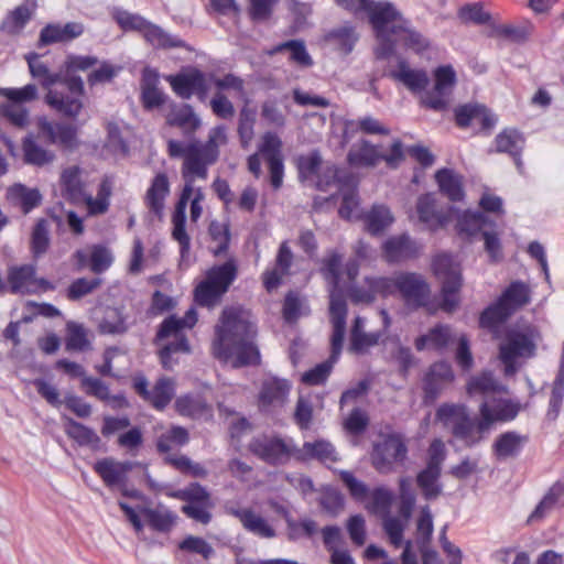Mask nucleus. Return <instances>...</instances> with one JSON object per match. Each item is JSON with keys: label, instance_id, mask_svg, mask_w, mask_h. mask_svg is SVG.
Masks as SVG:
<instances>
[{"label": "nucleus", "instance_id": "1", "mask_svg": "<svg viewBox=\"0 0 564 564\" xmlns=\"http://www.w3.org/2000/svg\"><path fill=\"white\" fill-rule=\"evenodd\" d=\"M254 336L249 313L240 307H227L215 328L213 355L219 360H231L234 367L258 364L260 354L253 343Z\"/></svg>", "mask_w": 564, "mask_h": 564}, {"label": "nucleus", "instance_id": "2", "mask_svg": "<svg viewBox=\"0 0 564 564\" xmlns=\"http://www.w3.org/2000/svg\"><path fill=\"white\" fill-rule=\"evenodd\" d=\"M224 126H217L209 131L208 140L202 143L197 140L183 142L171 139L167 141V154L172 159L186 160V169L198 174L200 180L208 177V166L217 162L219 147L227 143Z\"/></svg>", "mask_w": 564, "mask_h": 564}, {"label": "nucleus", "instance_id": "3", "mask_svg": "<svg viewBox=\"0 0 564 564\" xmlns=\"http://www.w3.org/2000/svg\"><path fill=\"white\" fill-rule=\"evenodd\" d=\"M97 64L98 58L96 56L67 55L63 64L65 73L63 85H65L69 94L65 95L61 91L48 89L45 97L47 105L64 116L76 117L83 108L80 98L85 93L84 82L79 76H76V73L86 72Z\"/></svg>", "mask_w": 564, "mask_h": 564}, {"label": "nucleus", "instance_id": "4", "mask_svg": "<svg viewBox=\"0 0 564 564\" xmlns=\"http://www.w3.org/2000/svg\"><path fill=\"white\" fill-rule=\"evenodd\" d=\"M539 337L532 325H516L505 329L499 343V360L505 367V375L512 376L518 370V360L531 358L535 352Z\"/></svg>", "mask_w": 564, "mask_h": 564}, {"label": "nucleus", "instance_id": "5", "mask_svg": "<svg viewBox=\"0 0 564 564\" xmlns=\"http://www.w3.org/2000/svg\"><path fill=\"white\" fill-rule=\"evenodd\" d=\"M329 315L333 325V334L330 337L332 355L329 360L316 365L302 375V382L308 386L322 384L327 380L332 372L333 365L341 351L346 333L347 305L339 295H332Z\"/></svg>", "mask_w": 564, "mask_h": 564}, {"label": "nucleus", "instance_id": "6", "mask_svg": "<svg viewBox=\"0 0 564 564\" xmlns=\"http://www.w3.org/2000/svg\"><path fill=\"white\" fill-rule=\"evenodd\" d=\"M197 322V314L194 308L186 312L183 318L170 316L165 318L158 332L156 340H169L160 350L162 366L165 369H172L177 362L174 358L177 354H188L191 348L184 328H192Z\"/></svg>", "mask_w": 564, "mask_h": 564}, {"label": "nucleus", "instance_id": "7", "mask_svg": "<svg viewBox=\"0 0 564 564\" xmlns=\"http://www.w3.org/2000/svg\"><path fill=\"white\" fill-rule=\"evenodd\" d=\"M369 7L367 11L368 19L378 40L375 54L377 58L384 59L393 54L391 37L394 35L397 26H401L405 19L389 1L376 2L372 0Z\"/></svg>", "mask_w": 564, "mask_h": 564}, {"label": "nucleus", "instance_id": "8", "mask_svg": "<svg viewBox=\"0 0 564 564\" xmlns=\"http://www.w3.org/2000/svg\"><path fill=\"white\" fill-rule=\"evenodd\" d=\"M436 419L466 446L478 444L487 433V430L482 427V420L473 419L464 404L443 403L436 411Z\"/></svg>", "mask_w": 564, "mask_h": 564}, {"label": "nucleus", "instance_id": "9", "mask_svg": "<svg viewBox=\"0 0 564 564\" xmlns=\"http://www.w3.org/2000/svg\"><path fill=\"white\" fill-rule=\"evenodd\" d=\"M238 273L237 261L229 258L225 263L214 265L206 272V278L195 289V301L212 307L228 291Z\"/></svg>", "mask_w": 564, "mask_h": 564}, {"label": "nucleus", "instance_id": "10", "mask_svg": "<svg viewBox=\"0 0 564 564\" xmlns=\"http://www.w3.org/2000/svg\"><path fill=\"white\" fill-rule=\"evenodd\" d=\"M261 158L268 165L272 187L274 189L280 188L283 183L284 164L282 141L278 134L273 132L264 133L258 152L248 158V170L256 178L261 176Z\"/></svg>", "mask_w": 564, "mask_h": 564}, {"label": "nucleus", "instance_id": "11", "mask_svg": "<svg viewBox=\"0 0 564 564\" xmlns=\"http://www.w3.org/2000/svg\"><path fill=\"white\" fill-rule=\"evenodd\" d=\"M248 448L259 459L272 466L286 465L292 459L297 460V446L291 437L261 435L254 437Z\"/></svg>", "mask_w": 564, "mask_h": 564}, {"label": "nucleus", "instance_id": "12", "mask_svg": "<svg viewBox=\"0 0 564 564\" xmlns=\"http://www.w3.org/2000/svg\"><path fill=\"white\" fill-rule=\"evenodd\" d=\"M435 275L442 282V308L452 312L458 304V291L462 286L459 264L447 253L437 254L433 260Z\"/></svg>", "mask_w": 564, "mask_h": 564}, {"label": "nucleus", "instance_id": "13", "mask_svg": "<svg viewBox=\"0 0 564 564\" xmlns=\"http://www.w3.org/2000/svg\"><path fill=\"white\" fill-rule=\"evenodd\" d=\"M408 457V446L403 435L394 433L386 436L373 446L371 463L380 474H391L398 466L404 464Z\"/></svg>", "mask_w": 564, "mask_h": 564}, {"label": "nucleus", "instance_id": "14", "mask_svg": "<svg viewBox=\"0 0 564 564\" xmlns=\"http://www.w3.org/2000/svg\"><path fill=\"white\" fill-rule=\"evenodd\" d=\"M456 83V74L451 65L434 70V86L423 94L421 102L425 108L443 111L449 105V98Z\"/></svg>", "mask_w": 564, "mask_h": 564}, {"label": "nucleus", "instance_id": "15", "mask_svg": "<svg viewBox=\"0 0 564 564\" xmlns=\"http://www.w3.org/2000/svg\"><path fill=\"white\" fill-rule=\"evenodd\" d=\"M7 286L12 294H33L40 291L54 290V285L36 276L33 264L12 265L7 272Z\"/></svg>", "mask_w": 564, "mask_h": 564}, {"label": "nucleus", "instance_id": "16", "mask_svg": "<svg viewBox=\"0 0 564 564\" xmlns=\"http://www.w3.org/2000/svg\"><path fill=\"white\" fill-rule=\"evenodd\" d=\"M133 466L134 464L131 462H119L112 457H106L95 463L94 470L108 488H119L122 495L137 497L135 490L128 491L126 488L128 473L132 470Z\"/></svg>", "mask_w": 564, "mask_h": 564}, {"label": "nucleus", "instance_id": "17", "mask_svg": "<svg viewBox=\"0 0 564 564\" xmlns=\"http://www.w3.org/2000/svg\"><path fill=\"white\" fill-rule=\"evenodd\" d=\"M398 293L404 304L413 310L426 306L431 296V290L425 279L413 272L399 273Z\"/></svg>", "mask_w": 564, "mask_h": 564}, {"label": "nucleus", "instance_id": "18", "mask_svg": "<svg viewBox=\"0 0 564 564\" xmlns=\"http://www.w3.org/2000/svg\"><path fill=\"white\" fill-rule=\"evenodd\" d=\"M454 380L455 375L448 362L437 361L432 364L427 368L422 382L424 403H433Z\"/></svg>", "mask_w": 564, "mask_h": 564}, {"label": "nucleus", "instance_id": "19", "mask_svg": "<svg viewBox=\"0 0 564 564\" xmlns=\"http://www.w3.org/2000/svg\"><path fill=\"white\" fill-rule=\"evenodd\" d=\"M175 386V381L167 377L158 379L151 390L148 389V381L143 377L135 378L133 382L135 392L159 411L164 410L172 401Z\"/></svg>", "mask_w": 564, "mask_h": 564}, {"label": "nucleus", "instance_id": "20", "mask_svg": "<svg viewBox=\"0 0 564 564\" xmlns=\"http://www.w3.org/2000/svg\"><path fill=\"white\" fill-rule=\"evenodd\" d=\"M166 80L174 93L183 99H189L195 94L203 100L208 91L206 76L197 68L170 75L166 77Z\"/></svg>", "mask_w": 564, "mask_h": 564}, {"label": "nucleus", "instance_id": "21", "mask_svg": "<svg viewBox=\"0 0 564 564\" xmlns=\"http://www.w3.org/2000/svg\"><path fill=\"white\" fill-rule=\"evenodd\" d=\"M519 413V406L510 400L496 395L486 399L479 406V414L482 420V427L490 430L496 422H508Z\"/></svg>", "mask_w": 564, "mask_h": 564}, {"label": "nucleus", "instance_id": "22", "mask_svg": "<svg viewBox=\"0 0 564 564\" xmlns=\"http://www.w3.org/2000/svg\"><path fill=\"white\" fill-rule=\"evenodd\" d=\"M291 387L290 381L286 379L278 377L263 379L258 398L260 410L270 412L273 409L283 406L288 401Z\"/></svg>", "mask_w": 564, "mask_h": 564}, {"label": "nucleus", "instance_id": "23", "mask_svg": "<svg viewBox=\"0 0 564 564\" xmlns=\"http://www.w3.org/2000/svg\"><path fill=\"white\" fill-rule=\"evenodd\" d=\"M84 31L85 26L80 22L50 23L41 30L37 46L72 42L82 36Z\"/></svg>", "mask_w": 564, "mask_h": 564}, {"label": "nucleus", "instance_id": "24", "mask_svg": "<svg viewBox=\"0 0 564 564\" xmlns=\"http://www.w3.org/2000/svg\"><path fill=\"white\" fill-rule=\"evenodd\" d=\"M165 120L170 127L180 128L186 137L194 134L202 124L199 117L188 104H171Z\"/></svg>", "mask_w": 564, "mask_h": 564}, {"label": "nucleus", "instance_id": "25", "mask_svg": "<svg viewBox=\"0 0 564 564\" xmlns=\"http://www.w3.org/2000/svg\"><path fill=\"white\" fill-rule=\"evenodd\" d=\"M417 253L419 246L406 234L390 237L383 243V257L390 263L414 258Z\"/></svg>", "mask_w": 564, "mask_h": 564}, {"label": "nucleus", "instance_id": "26", "mask_svg": "<svg viewBox=\"0 0 564 564\" xmlns=\"http://www.w3.org/2000/svg\"><path fill=\"white\" fill-rule=\"evenodd\" d=\"M393 43V52L400 45L406 51H412L415 54H422L430 48V41L421 32L412 28L409 21H404L401 26H397L394 35L391 37Z\"/></svg>", "mask_w": 564, "mask_h": 564}, {"label": "nucleus", "instance_id": "27", "mask_svg": "<svg viewBox=\"0 0 564 564\" xmlns=\"http://www.w3.org/2000/svg\"><path fill=\"white\" fill-rule=\"evenodd\" d=\"M170 195V181L164 172H159L151 181L144 195V204L150 213L161 217L164 209V202Z\"/></svg>", "mask_w": 564, "mask_h": 564}, {"label": "nucleus", "instance_id": "28", "mask_svg": "<svg viewBox=\"0 0 564 564\" xmlns=\"http://www.w3.org/2000/svg\"><path fill=\"white\" fill-rule=\"evenodd\" d=\"M389 76L402 83L412 93H419L429 85V76L424 69L411 68L409 63L401 58L395 69L389 73Z\"/></svg>", "mask_w": 564, "mask_h": 564}, {"label": "nucleus", "instance_id": "29", "mask_svg": "<svg viewBox=\"0 0 564 564\" xmlns=\"http://www.w3.org/2000/svg\"><path fill=\"white\" fill-rule=\"evenodd\" d=\"M40 134L51 143L72 147L75 142L77 128L70 123H53L46 118L37 120Z\"/></svg>", "mask_w": 564, "mask_h": 564}, {"label": "nucleus", "instance_id": "30", "mask_svg": "<svg viewBox=\"0 0 564 564\" xmlns=\"http://www.w3.org/2000/svg\"><path fill=\"white\" fill-rule=\"evenodd\" d=\"M36 9L34 1L25 0L23 3L9 11L1 22V31L8 35H19L31 21Z\"/></svg>", "mask_w": 564, "mask_h": 564}, {"label": "nucleus", "instance_id": "31", "mask_svg": "<svg viewBox=\"0 0 564 564\" xmlns=\"http://www.w3.org/2000/svg\"><path fill=\"white\" fill-rule=\"evenodd\" d=\"M228 513L239 519L247 531L260 538L270 539L275 535L274 529L268 523V521L260 514L256 513L252 509L228 508Z\"/></svg>", "mask_w": 564, "mask_h": 564}, {"label": "nucleus", "instance_id": "32", "mask_svg": "<svg viewBox=\"0 0 564 564\" xmlns=\"http://www.w3.org/2000/svg\"><path fill=\"white\" fill-rule=\"evenodd\" d=\"M455 120L459 128L479 123L484 129H490L495 124V119L484 106L471 104L457 107L455 109Z\"/></svg>", "mask_w": 564, "mask_h": 564}, {"label": "nucleus", "instance_id": "33", "mask_svg": "<svg viewBox=\"0 0 564 564\" xmlns=\"http://www.w3.org/2000/svg\"><path fill=\"white\" fill-rule=\"evenodd\" d=\"M82 389L87 395L106 402L113 410L128 406V401L122 394L111 395L108 386L98 378L84 377L82 379Z\"/></svg>", "mask_w": 564, "mask_h": 564}, {"label": "nucleus", "instance_id": "34", "mask_svg": "<svg viewBox=\"0 0 564 564\" xmlns=\"http://www.w3.org/2000/svg\"><path fill=\"white\" fill-rule=\"evenodd\" d=\"M496 151L508 153L514 161L518 170L522 172V161L520 159L524 139L520 132L514 129L501 131L495 139Z\"/></svg>", "mask_w": 564, "mask_h": 564}, {"label": "nucleus", "instance_id": "35", "mask_svg": "<svg viewBox=\"0 0 564 564\" xmlns=\"http://www.w3.org/2000/svg\"><path fill=\"white\" fill-rule=\"evenodd\" d=\"M297 462L317 459L322 463H334L337 460L335 447L324 440L305 442L302 447H297Z\"/></svg>", "mask_w": 564, "mask_h": 564}, {"label": "nucleus", "instance_id": "36", "mask_svg": "<svg viewBox=\"0 0 564 564\" xmlns=\"http://www.w3.org/2000/svg\"><path fill=\"white\" fill-rule=\"evenodd\" d=\"M416 213L420 221L433 230L443 227L447 221L446 215L436 209V200L432 194L419 197Z\"/></svg>", "mask_w": 564, "mask_h": 564}, {"label": "nucleus", "instance_id": "37", "mask_svg": "<svg viewBox=\"0 0 564 564\" xmlns=\"http://www.w3.org/2000/svg\"><path fill=\"white\" fill-rule=\"evenodd\" d=\"M159 75L151 68L142 74L141 98L145 109L160 107L165 102V95L158 88Z\"/></svg>", "mask_w": 564, "mask_h": 564}, {"label": "nucleus", "instance_id": "38", "mask_svg": "<svg viewBox=\"0 0 564 564\" xmlns=\"http://www.w3.org/2000/svg\"><path fill=\"white\" fill-rule=\"evenodd\" d=\"M359 36L354 26L344 24L327 32L324 41L340 54L347 55L357 43Z\"/></svg>", "mask_w": 564, "mask_h": 564}, {"label": "nucleus", "instance_id": "39", "mask_svg": "<svg viewBox=\"0 0 564 564\" xmlns=\"http://www.w3.org/2000/svg\"><path fill=\"white\" fill-rule=\"evenodd\" d=\"M502 389L501 384L495 379L490 371H482L471 376L466 384V392L469 397L481 395L484 399H490Z\"/></svg>", "mask_w": 564, "mask_h": 564}, {"label": "nucleus", "instance_id": "40", "mask_svg": "<svg viewBox=\"0 0 564 564\" xmlns=\"http://www.w3.org/2000/svg\"><path fill=\"white\" fill-rule=\"evenodd\" d=\"M453 340L454 335L448 326L436 325L431 328L427 334L419 336L414 341V346L419 351H422L425 348L441 350L446 348Z\"/></svg>", "mask_w": 564, "mask_h": 564}, {"label": "nucleus", "instance_id": "41", "mask_svg": "<svg viewBox=\"0 0 564 564\" xmlns=\"http://www.w3.org/2000/svg\"><path fill=\"white\" fill-rule=\"evenodd\" d=\"M364 326L365 319L357 316L350 330L349 348L354 352H365L370 347L376 346L383 336L381 332L367 333L364 330Z\"/></svg>", "mask_w": 564, "mask_h": 564}, {"label": "nucleus", "instance_id": "42", "mask_svg": "<svg viewBox=\"0 0 564 564\" xmlns=\"http://www.w3.org/2000/svg\"><path fill=\"white\" fill-rule=\"evenodd\" d=\"M61 186L64 196L70 202L78 203L85 197V184L78 166H69L62 172Z\"/></svg>", "mask_w": 564, "mask_h": 564}, {"label": "nucleus", "instance_id": "43", "mask_svg": "<svg viewBox=\"0 0 564 564\" xmlns=\"http://www.w3.org/2000/svg\"><path fill=\"white\" fill-rule=\"evenodd\" d=\"M8 199L12 205L19 206L24 214H28L40 205L42 196L36 188L14 184L8 189Z\"/></svg>", "mask_w": 564, "mask_h": 564}, {"label": "nucleus", "instance_id": "44", "mask_svg": "<svg viewBox=\"0 0 564 564\" xmlns=\"http://www.w3.org/2000/svg\"><path fill=\"white\" fill-rule=\"evenodd\" d=\"M65 432L80 446H88L94 451L100 448L101 440L97 433L74 419H66Z\"/></svg>", "mask_w": 564, "mask_h": 564}, {"label": "nucleus", "instance_id": "45", "mask_svg": "<svg viewBox=\"0 0 564 564\" xmlns=\"http://www.w3.org/2000/svg\"><path fill=\"white\" fill-rule=\"evenodd\" d=\"M528 438L516 432H506L497 437L492 448L499 459H506L518 455Z\"/></svg>", "mask_w": 564, "mask_h": 564}, {"label": "nucleus", "instance_id": "46", "mask_svg": "<svg viewBox=\"0 0 564 564\" xmlns=\"http://www.w3.org/2000/svg\"><path fill=\"white\" fill-rule=\"evenodd\" d=\"M393 220L394 218L387 206L373 205L365 215L366 230L373 236L380 235L391 226Z\"/></svg>", "mask_w": 564, "mask_h": 564}, {"label": "nucleus", "instance_id": "47", "mask_svg": "<svg viewBox=\"0 0 564 564\" xmlns=\"http://www.w3.org/2000/svg\"><path fill=\"white\" fill-rule=\"evenodd\" d=\"M381 158L378 149L368 141L352 145L348 152V162L355 166H373Z\"/></svg>", "mask_w": 564, "mask_h": 564}, {"label": "nucleus", "instance_id": "48", "mask_svg": "<svg viewBox=\"0 0 564 564\" xmlns=\"http://www.w3.org/2000/svg\"><path fill=\"white\" fill-rule=\"evenodd\" d=\"M441 192L453 202L464 197L462 177L452 170H440L435 175Z\"/></svg>", "mask_w": 564, "mask_h": 564}, {"label": "nucleus", "instance_id": "49", "mask_svg": "<svg viewBox=\"0 0 564 564\" xmlns=\"http://www.w3.org/2000/svg\"><path fill=\"white\" fill-rule=\"evenodd\" d=\"M29 65L30 74L33 78L39 79L44 88H51L54 84H63L61 74L51 73L47 65L44 64L40 56L35 53H30L25 56Z\"/></svg>", "mask_w": 564, "mask_h": 564}, {"label": "nucleus", "instance_id": "50", "mask_svg": "<svg viewBox=\"0 0 564 564\" xmlns=\"http://www.w3.org/2000/svg\"><path fill=\"white\" fill-rule=\"evenodd\" d=\"M142 32L144 39L154 47L172 48L185 46L183 40L166 33L160 26L152 24L150 22H147V26H144Z\"/></svg>", "mask_w": 564, "mask_h": 564}, {"label": "nucleus", "instance_id": "51", "mask_svg": "<svg viewBox=\"0 0 564 564\" xmlns=\"http://www.w3.org/2000/svg\"><path fill=\"white\" fill-rule=\"evenodd\" d=\"M99 333L109 335H122L128 332L127 316L118 308L109 307L105 311L98 324Z\"/></svg>", "mask_w": 564, "mask_h": 564}, {"label": "nucleus", "instance_id": "52", "mask_svg": "<svg viewBox=\"0 0 564 564\" xmlns=\"http://www.w3.org/2000/svg\"><path fill=\"white\" fill-rule=\"evenodd\" d=\"M562 497H564V482L556 481L535 507L534 511L529 517V522L543 519L552 509L555 508Z\"/></svg>", "mask_w": 564, "mask_h": 564}, {"label": "nucleus", "instance_id": "53", "mask_svg": "<svg viewBox=\"0 0 564 564\" xmlns=\"http://www.w3.org/2000/svg\"><path fill=\"white\" fill-rule=\"evenodd\" d=\"M366 509L375 514L386 517L390 512L393 492L386 487H378L368 494Z\"/></svg>", "mask_w": 564, "mask_h": 564}, {"label": "nucleus", "instance_id": "54", "mask_svg": "<svg viewBox=\"0 0 564 564\" xmlns=\"http://www.w3.org/2000/svg\"><path fill=\"white\" fill-rule=\"evenodd\" d=\"M188 441V431L183 426L173 425L158 437L156 448L160 453H169L176 446L187 444Z\"/></svg>", "mask_w": 564, "mask_h": 564}, {"label": "nucleus", "instance_id": "55", "mask_svg": "<svg viewBox=\"0 0 564 564\" xmlns=\"http://www.w3.org/2000/svg\"><path fill=\"white\" fill-rule=\"evenodd\" d=\"M529 289L522 282H513L499 297V301L509 308L512 314L517 308L525 305L529 302Z\"/></svg>", "mask_w": 564, "mask_h": 564}, {"label": "nucleus", "instance_id": "56", "mask_svg": "<svg viewBox=\"0 0 564 564\" xmlns=\"http://www.w3.org/2000/svg\"><path fill=\"white\" fill-rule=\"evenodd\" d=\"M487 227H492L488 217L480 212H465L457 221V230L459 234L467 236L475 235L478 231L486 230Z\"/></svg>", "mask_w": 564, "mask_h": 564}, {"label": "nucleus", "instance_id": "57", "mask_svg": "<svg viewBox=\"0 0 564 564\" xmlns=\"http://www.w3.org/2000/svg\"><path fill=\"white\" fill-rule=\"evenodd\" d=\"M24 162L31 165L43 166L54 161L55 155L35 142L32 138L23 141Z\"/></svg>", "mask_w": 564, "mask_h": 564}, {"label": "nucleus", "instance_id": "58", "mask_svg": "<svg viewBox=\"0 0 564 564\" xmlns=\"http://www.w3.org/2000/svg\"><path fill=\"white\" fill-rule=\"evenodd\" d=\"M390 360L398 366V372L402 378H406L411 368L416 364V359L410 347L404 346L400 340H395L389 352Z\"/></svg>", "mask_w": 564, "mask_h": 564}, {"label": "nucleus", "instance_id": "59", "mask_svg": "<svg viewBox=\"0 0 564 564\" xmlns=\"http://www.w3.org/2000/svg\"><path fill=\"white\" fill-rule=\"evenodd\" d=\"M0 115L12 126L23 129L30 122V112L26 106L6 99L0 105Z\"/></svg>", "mask_w": 564, "mask_h": 564}, {"label": "nucleus", "instance_id": "60", "mask_svg": "<svg viewBox=\"0 0 564 564\" xmlns=\"http://www.w3.org/2000/svg\"><path fill=\"white\" fill-rule=\"evenodd\" d=\"M143 516L145 517L149 525L160 532L170 531L176 520V514L163 507H159L156 509H144Z\"/></svg>", "mask_w": 564, "mask_h": 564}, {"label": "nucleus", "instance_id": "61", "mask_svg": "<svg viewBox=\"0 0 564 564\" xmlns=\"http://www.w3.org/2000/svg\"><path fill=\"white\" fill-rule=\"evenodd\" d=\"M282 51L290 52V59L300 66L308 67L313 65V59L306 51L303 41L291 40L279 44L272 50V53H279Z\"/></svg>", "mask_w": 564, "mask_h": 564}, {"label": "nucleus", "instance_id": "62", "mask_svg": "<svg viewBox=\"0 0 564 564\" xmlns=\"http://www.w3.org/2000/svg\"><path fill=\"white\" fill-rule=\"evenodd\" d=\"M174 406L180 415L188 417L202 416L207 410V404L200 397L189 394L178 397Z\"/></svg>", "mask_w": 564, "mask_h": 564}, {"label": "nucleus", "instance_id": "63", "mask_svg": "<svg viewBox=\"0 0 564 564\" xmlns=\"http://www.w3.org/2000/svg\"><path fill=\"white\" fill-rule=\"evenodd\" d=\"M208 234L214 243V246L210 247L213 254L218 257L225 253L230 240L229 227L226 224L213 220L209 224Z\"/></svg>", "mask_w": 564, "mask_h": 564}, {"label": "nucleus", "instance_id": "64", "mask_svg": "<svg viewBox=\"0 0 564 564\" xmlns=\"http://www.w3.org/2000/svg\"><path fill=\"white\" fill-rule=\"evenodd\" d=\"M511 315L509 308L498 300V302L488 308H486L480 315L479 324L484 328H488L492 332L496 329Z\"/></svg>", "mask_w": 564, "mask_h": 564}]
</instances>
